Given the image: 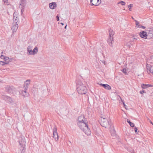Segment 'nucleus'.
<instances>
[{"label":"nucleus","instance_id":"nucleus-1","mask_svg":"<svg viewBox=\"0 0 153 153\" xmlns=\"http://www.w3.org/2000/svg\"><path fill=\"white\" fill-rule=\"evenodd\" d=\"M76 85L77 90L79 94L82 95L87 93V87L83 84L82 81L79 79H77Z\"/></svg>","mask_w":153,"mask_h":153},{"label":"nucleus","instance_id":"nucleus-2","mask_svg":"<svg viewBox=\"0 0 153 153\" xmlns=\"http://www.w3.org/2000/svg\"><path fill=\"white\" fill-rule=\"evenodd\" d=\"M99 122L102 126L105 128L109 126L110 124V120L108 118L101 117L99 119Z\"/></svg>","mask_w":153,"mask_h":153},{"label":"nucleus","instance_id":"nucleus-3","mask_svg":"<svg viewBox=\"0 0 153 153\" xmlns=\"http://www.w3.org/2000/svg\"><path fill=\"white\" fill-rule=\"evenodd\" d=\"M19 143L20 146L19 150L18 153H24L25 151V139L24 137L21 138L19 141Z\"/></svg>","mask_w":153,"mask_h":153},{"label":"nucleus","instance_id":"nucleus-4","mask_svg":"<svg viewBox=\"0 0 153 153\" xmlns=\"http://www.w3.org/2000/svg\"><path fill=\"white\" fill-rule=\"evenodd\" d=\"M13 22L12 25L11 29L13 32L16 31L18 27L19 19L15 16V13H13Z\"/></svg>","mask_w":153,"mask_h":153},{"label":"nucleus","instance_id":"nucleus-5","mask_svg":"<svg viewBox=\"0 0 153 153\" xmlns=\"http://www.w3.org/2000/svg\"><path fill=\"white\" fill-rule=\"evenodd\" d=\"M87 123H80L79 124L80 126L79 125L78 123H77V125L81 130L83 131L84 132H85V130L86 129H87L88 130L89 129L88 127Z\"/></svg>","mask_w":153,"mask_h":153},{"label":"nucleus","instance_id":"nucleus-6","mask_svg":"<svg viewBox=\"0 0 153 153\" xmlns=\"http://www.w3.org/2000/svg\"><path fill=\"white\" fill-rule=\"evenodd\" d=\"M88 123L86 119L85 118V116L83 115H81L79 116L78 119V122L77 123H78L79 125H80V123Z\"/></svg>","mask_w":153,"mask_h":153},{"label":"nucleus","instance_id":"nucleus-7","mask_svg":"<svg viewBox=\"0 0 153 153\" xmlns=\"http://www.w3.org/2000/svg\"><path fill=\"white\" fill-rule=\"evenodd\" d=\"M26 0H21L19 3V8L21 9V13L22 14L24 11L26 5Z\"/></svg>","mask_w":153,"mask_h":153},{"label":"nucleus","instance_id":"nucleus-8","mask_svg":"<svg viewBox=\"0 0 153 153\" xmlns=\"http://www.w3.org/2000/svg\"><path fill=\"white\" fill-rule=\"evenodd\" d=\"M53 137L55 139V141H57L58 140L59 137L57 132V128L55 126H54L53 129Z\"/></svg>","mask_w":153,"mask_h":153},{"label":"nucleus","instance_id":"nucleus-9","mask_svg":"<svg viewBox=\"0 0 153 153\" xmlns=\"http://www.w3.org/2000/svg\"><path fill=\"white\" fill-rule=\"evenodd\" d=\"M91 6H98L101 3V0H90Z\"/></svg>","mask_w":153,"mask_h":153},{"label":"nucleus","instance_id":"nucleus-10","mask_svg":"<svg viewBox=\"0 0 153 153\" xmlns=\"http://www.w3.org/2000/svg\"><path fill=\"white\" fill-rule=\"evenodd\" d=\"M23 88L24 90L22 91V93L24 97H28L29 96V94L26 91L27 90L28 87L24 85Z\"/></svg>","mask_w":153,"mask_h":153},{"label":"nucleus","instance_id":"nucleus-11","mask_svg":"<svg viewBox=\"0 0 153 153\" xmlns=\"http://www.w3.org/2000/svg\"><path fill=\"white\" fill-rule=\"evenodd\" d=\"M139 35L141 38L145 39H147V36L149 37L148 35L147 34V32L144 31L140 32Z\"/></svg>","mask_w":153,"mask_h":153},{"label":"nucleus","instance_id":"nucleus-12","mask_svg":"<svg viewBox=\"0 0 153 153\" xmlns=\"http://www.w3.org/2000/svg\"><path fill=\"white\" fill-rule=\"evenodd\" d=\"M2 97L4 100L8 103H11L12 102V100L11 98L8 96L3 95Z\"/></svg>","mask_w":153,"mask_h":153},{"label":"nucleus","instance_id":"nucleus-13","mask_svg":"<svg viewBox=\"0 0 153 153\" xmlns=\"http://www.w3.org/2000/svg\"><path fill=\"white\" fill-rule=\"evenodd\" d=\"M148 31V35L149 38H153V28H149L147 30Z\"/></svg>","mask_w":153,"mask_h":153},{"label":"nucleus","instance_id":"nucleus-14","mask_svg":"<svg viewBox=\"0 0 153 153\" xmlns=\"http://www.w3.org/2000/svg\"><path fill=\"white\" fill-rule=\"evenodd\" d=\"M146 68L148 71L153 75V66H151L150 65L147 64Z\"/></svg>","mask_w":153,"mask_h":153},{"label":"nucleus","instance_id":"nucleus-15","mask_svg":"<svg viewBox=\"0 0 153 153\" xmlns=\"http://www.w3.org/2000/svg\"><path fill=\"white\" fill-rule=\"evenodd\" d=\"M50 8L51 9H53L56 7V4L55 2L50 3L49 4Z\"/></svg>","mask_w":153,"mask_h":153},{"label":"nucleus","instance_id":"nucleus-16","mask_svg":"<svg viewBox=\"0 0 153 153\" xmlns=\"http://www.w3.org/2000/svg\"><path fill=\"white\" fill-rule=\"evenodd\" d=\"M107 42L110 46L112 47V44L114 42L113 37H109V39H108Z\"/></svg>","mask_w":153,"mask_h":153},{"label":"nucleus","instance_id":"nucleus-17","mask_svg":"<svg viewBox=\"0 0 153 153\" xmlns=\"http://www.w3.org/2000/svg\"><path fill=\"white\" fill-rule=\"evenodd\" d=\"M100 85L101 86H102L105 89L108 90H110L111 89V87L108 84H105L101 83Z\"/></svg>","mask_w":153,"mask_h":153},{"label":"nucleus","instance_id":"nucleus-18","mask_svg":"<svg viewBox=\"0 0 153 153\" xmlns=\"http://www.w3.org/2000/svg\"><path fill=\"white\" fill-rule=\"evenodd\" d=\"M153 85L151 84H141V87L143 89L147 88L149 87H152Z\"/></svg>","mask_w":153,"mask_h":153},{"label":"nucleus","instance_id":"nucleus-19","mask_svg":"<svg viewBox=\"0 0 153 153\" xmlns=\"http://www.w3.org/2000/svg\"><path fill=\"white\" fill-rule=\"evenodd\" d=\"M114 32L113 31L112 29H110L109 30V33L110 37H113V35L114 34Z\"/></svg>","mask_w":153,"mask_h":153},{"label":"nucleus","instance_id":"nucleus-20","mask_svg":"<svg viewBox=\"0 0 153 153\" xmlns=\"http://www.w3.org/2000/svg\"><path fill=\"white\" fill-rule=\"evenodd\" d=\"M4 60H5L6 62L8 64V63L11 61L12 59L11 58H9L5 56V58H4Z\"/></svg>","mask_w":153,"mask_h":153},{"label":"nucleus","instance_id":"nucleus-21","mask_svg":"<svg viewBox=\"0 0 153 153\" xmlns=\"http://www.w3.org/2000/svg\"><path fill=\"white\" fill-rule=\"evenodd\" d=\"M33 54L34 55L37 53L38 51V48L37 47H35L32 51Z\"/></svg>","mask_w":153,"mask_h":153},{"label":"nucleus","instance_id":"nucleus-22","mask_svg":"<svg viewBox=\"0 0 153 153\" xmlns=\"http://www.w3.org/2000/svg\"><path fill=\"white\" fill-rule=\"evenodd\" d=\"M30 79H27L25 81V82L24 85L28 87L30 83Z\"/></svg>","mask_w":153,"mask_h":153},{"label":"nucleus","instance_id":"nucleus-23","mask_svg":"<svg viewBox=\"0 0 153 153\" xmlns=\"http://www.w3.org/2000/svg\"><path fill=\"white\" fill-rule=\"evenodd\" d=\"M30 47H29V46H28L27 48V51H28V53L29 54V55H33V52H32V50L31 49V50H30Z\"/></svg>","mask_w":153,"mask_h":153},{"label":"nucleus","instance_id":"nucleus-24","mask_svg":"<svg viewBox=\"0 0 153 153\" xmlns=\"http://www.w3.org/2000/svg\"><path fill=\"white\" fill-rule=\"evenodd\" d=\"M127 122L129 123V124L130 126L131 127H134V123H132L131 122L130 120L128 119H127Z\"/></svg>","mask_w":153,"mask_h":153},{"label":"nucleus","instance_id":"nucleus-25","mask_svg":"<svg viewBox=\"0 0 153 153\" xmlns=\"http://www.w3.org/2000/svg\"><path fill=\"white\" fill-rule=\"evenodd\" d=\"M121 71L125 75L127 74L126 70V68H123V69L121 70Z\"/></svg>","mask_w":153,"mask_h":153},{"label":"nucleus","instance_id":"nucleus-26","mask_svg":"<svg viewBox=\"0 0 153 153\" xmlns=\"http://www.w3.org/2000/svg\"><path fill=\"white\" fill-rule=\"evenodd\" d=\"M118 4H121L122 6L125 5L126 3L125 2L123 1H120L118 3Z\"/></svg>","mask_w":153,"mask_h":153},{"label":"nucleus","instance_id":"nucleus-27","mask_svg":"<svg viewBox=\"0 0 153 153\" xmlns=\"http://www.w3.org/2000/svg\"><path fill=\"white\" fill-rule=\"evenodd\" d=\"M0 64L1 65H4L5 64H7V63L6 62H3L0 61Z\"/></svg>","mask_w":153,"mask_h":153},{"label":"nucleus","instance_id":"nucleus-28","mask_svg":"<svg viewBox=\"0 0 153 153\" xmlns=\"http://www.w3.org/2000/svg\"><path fill=\"white\" fill-rule=\"evenodd\" d=\"M138 27H140V28H142L145 29L146 27L143 25H138Z\"/></svg>","mask_w":153,"mask_h":153},{"label":"nucleus","instance_id":"nucleus-29","mask_svg":"<svg viewBox=\"0 0 153 153\" xmlns=\"http://www.w3.org/2000/svg\"><path fill=\"white\" fill-rule=\"evenodd\" d=\"M138 36H134L133 35V37H134L133 39L135 40H137V39L138 38Z\"/></svg>","mask_w":153,"mask_h":153},{"label":"nucleus","instance_id":"nucleus-30","mask_svg":"<svg viewBox=\"0 0 153 153\" xmlns=\"http://www.w3.org/2000/svg\"><path fill=\"white\" fill-rule=\"evenodd\" d=\"M135 22L136 23V26L138 27V25H139V22L137 20H135Z\"/></svg>","mask_w":153,"mask_h":153},{"label":"nucleus","instance_id":"nucleus-31","mask_svg":"<svg viewBox=\"0 0 153 153\" xmlns=\"http://www.w3.org/2000/svg\"><path fill=\"white\" fill-rule=\"evenodd\" d=\"M134 129L135 131V132L136 133H137V130H138L137 128L136 127H135L134 128Z\"/></svg>","mask_w":153,"mask_h":153},{"label":"nucleus","instance_id":"nucleus-32","mask_svg":"<svg viewBox=\"0 0 153 153\" xmlns=\"http://www.w3.org/2000/svg\"><path fill=\"white\" fill-rule=\"evenodd\" d=\"M146 93V92H145V91L144 90H142V91H140V94H143V93Z\"/></svg>","mask_w":153,"mask_h":153},{"label":"nucleus","instance_id":"nucleus-33","mask_svg":"<svg viewBox=\"0 0 153 153\" xmlns=\"http://www.w3.org/2000/svg\"><path fill=\"white\" fill-rule=\"evenodd\" d=\"M56 20L57 21H59V16L58 15L56 16Z\"/></svg>","mask_w":153,"mask_h":153},{"label":"nucleus","instance_id":"nucleus-34","mask_svg":"<svg viewBox=\"0 0 153 153\" xmlns=\"http://www.w3.org/2000/svg\"><path fill=\"white\" fill-rule=\"evenodd\" d=\"M133 7V4H130L128 6V8H131Z\"/></svg>","mask_w":153,"mask_h":153},{"label":"nucleus","instance_id":"nucleus-35","mask_svg":"<svg viewBox=\"0 0 153 153\" xmlns=\"http://www.w3.org/2000/svg\"><path fill=\"white\" fill-rule=\"evenodd\" d=\"M5 56L3 55H1V59H4V58H5Z\"/></svg>","mask_w":153,"mask_h":153},{"label":"nucleus","instance_id":"nucleus-36","mask_svg":"<svg viewBox=\"0 0 153 153\" xmlns=\"http://www.w3.org/2000/svg\"><path fill=\"white\" fill-rule=\"evenodd\" d=\"M123 105L125 107V108H126V106L127 107V106L126 105L125 103L123 101Z\"/></svg>","mask_w":153,"mask_h":153},{"label":"nucleus","instance_id":"nucleus-37","mask_svg":"<svg viewBox=\"0 0 153 153\" xmlns=\"http://www.w3.org/2000/svg\"><path fill=\"white\" fill-rule=\"evenodd\" d=\"M4 2V3H5V2H6V1H7V0H2Z\"/></svg>","mask_w":153,"mask_h":153},{"label":"nucleus","instance_id":"nucleus-38","mask_svg":"<svg viewBox=\"0 0 153 153\" xmlns=\"http://www.w3.org/2000/svg\"><path fill=\"white\" fill-rule=\"evenodd\" d=\"M67 26V25L66 24V25H65V29H66V28Z\"/></svg>","mask_w":153,"mask_h":153},{"label":"nucleus","instance_id":"nucleus-39","mask_svg":"<svg viewBox=\"0 0 153 153\" xmlns=\"http://www.w3.org/2000/svg\"><path fill=\"white\" fill-rule=\"evenodd\" d=\"M60 24H61L62 25H64V23H63L61 22V23H60Z\"/></svg>","mask_w":153,"mask_h":153},{"label":"nucleus","instance_id":"nucleus-40","mask_svg":"<svg viewBox=\"0 0 153 153\" xmlns=\"http://www.w3.org/2000/svg\"><path fill=\"white\" fill-rule=\"evenodd\" d=\"M129 10L130 11L131 10V8H129Z\"/></svg>","mask_w":153,"mask_h":153},{"label":"nucleus","instance_id":"nucleus-41","mask_svg":"<svg viewBox=\"0 0 153 153\" xmlns=\"http://www.w3.org/2000/svg\"><path fill=\"white\" fill-rule=\"evenodd\" d=\"M150 123L151 124H152V125H153V123L151 121H150Z\"/></svg>","mask_w":153,"mask_h":153},{"label":"nucleus","instance_id":"nucleus-42","mask_svg":"<svg viewBox=\"0 0 153 153\" xmlns=\"http://www.w3.org/2000/svg\"><path fill=\"white\" fill-rule=\"evenodd\" d=\"M102 62H103L105 64V61H103Z\"/></svg>","mask_w":153,"mask_h":153},{"label":"nucleus","instance_id":"nucleus-43","mask_svg":"<svg viewBox=\"0 0 153 153\" xmlns=\"http://www.w3.org/2000/svg\"><path fill=\"white\" fill-rule=\"evenodd\" d=\"M113 132H114V133H115V131L114 130H113Z\"/></svg>","mask_w":153,"mask_h":153}]
</instances>
